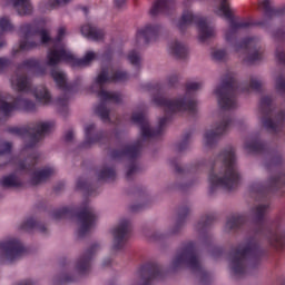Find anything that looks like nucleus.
Masks as SVG:
<instances>
[{
	"instance_id": "a878e982",
	"label": "nucleus",
	"mask_w": 285,
	"mask_h": 285,
	"mask_svg": "<svg viewBox=\"0 0 285 285\" xmlns=\"http://www.w3.org/2000/svg\"><path fill=\"white\" fill-rule=\"evenodd\" d=\"M128 72L126 71H116L114 75L110 76L108 69L102 68L98 77L96 78V83L98 86H104V83H112L117 81H127Z\"/></svg>"
},
{
	"instance_id": "2eb2a0df",
	"label": "nucleus",
	"mask_w": 285,
	"mask_h": 285,
	"mask_svg": "<svg viewBox=\"0 0 285 285\" xmlns=\"http://www.w3.org/2000/svg\"><path fill=\"white\" fill-rule=\"evenodd\" d=\"M10 99H12L10 94L0 95V112L4 117H10V114L14 112V110H24V112H35L37 110V104L24 98L23 95H19L12 102H8Z\"/></svg>"
},
{
	"instance_id": "5fc2aeb1",
	"label": "nucleus",
	"mask_w": 285,
	"mask_h": 285,
	"mask_svg": "<svg viewBox=\"0 0 285 285\" xmlns=\"http://www.w3.org/2000/svg\"><path fill=\"white\" fill-rule=\"evenodd\" d=\"M72 0H53L51 2V8H56V6H66V3H70Z\"/></svg>"
},
{
	"instance_id": "9b49d317",
	"label": "nucleus",
	"mask_w": 285,
	"mask_h": 285,
	"mask_svg": "<svg viewBox=\"0 0 285 285\" xmlns=\"http://www.w3.org/2000/svg\"><path fill=\"white\" fill-rule=\"evenodd\" d=\"M50 130H52V122L41 121L24 127L8 128V132H10V135H16L21 139H24L26 148H35V146H37V142L41 141V138L45 135H49Z\"/></svg>"
},
{
	"instance_id": "f03ea898",
	"label": "nucleus",
	"mask_w": 285,
	"mask_h": 285,
	"mask_svg": "<svg viewBox=\"0 0 285 285\" xmlns=\"http://www.w3.org/2000/svg\"><path fill=\"white\" fill-rule=\"evenodd\" d=\"M215 13L218 17H224L228 21L229 27L225 33V39L227 43H232L236 52H243L244 63L253 66V63H257V61L264 59V50L259 47V39L249 37L239 42L237 41V35H239V30H246L247 28L257 26L259 28H266L265 20H253V18L236 19L228 0H220V4L215 10Z\"/></svg>"
},
{
	"instance_id": "774afa93",
	"label": "nucleus",
	"mask_w": 285,
	"mask_h": 285,
	"mask_svg": "<svg viewBox=\"0 0 285 285\" xmlns=\"http://www.w3.org/2000/svg\"><path fill=\"white\" fill-rule=\"evenodd\" d=\"M3 47H6V40L0 41V49L3 48Z\"/></svg>"
},
{
	"instance_id": "f8f14e48",
	"label": "nucleus",
	"mask_w": 285,
	"mask_h": 285,
	"mask_svg": "<svg viewBox=\"0 0 285 285\" xmlns=\"http://www.w3.org/2000/svg\"><path fill=\"white\" fill-rule=\"evenodd\" d=\"M20 50H32L39 46V41H35V37H40L41 43H50L51 38L48 30L39 26L38 22L24 23L20 27Z\"/></svg>"
},
{
	"instance_id": "20e7f679",
	"label": "nucleus",
	"mask_w": 285,
	"mask_h": 285,
	"mask_svg": "<svg viewBox=\"0 0 285 285\" xmlns=\"http://www.w3.org/2000/svg\"><path fill=\"white\" fill-rule=\"evenodd\" d=\"M22 70H29V72H33L37 77H43V75L48 72V66L35 58L23 60L18 65L16 75L11 77V86L17 92H32L39 104H50V101H52L50 91H48L45 86H39L33 89L30 78L26 75H19Z\"/></svg>"
},
{
	"instance_id": "a211bd4d",
	"label": "nucleus",
	"mask_w": 285,
	"mask_h": 285,
	"mask_svg": "<svg viewBox=\"0 0 285 285\" xmlns=\"http://www.w3.org/2000/svg\"><path fill=\"white\" fill-rule=\"evenodd\" d=\"M27 252L28 249L23 246V243L17 238L0 242V255L3 259L9 262V264L21 259V256Z\"/></svg>"
},
{
	"instance_id": "473e14b6",
	"label": "nucleus",
	"mask_w": 285,
	"mask_h": 285,
	"mask_svg": "<svg viewBox=\"0 0 285 285\" xmlns=\"http://www.w3.org/2000/svg\"><path fill=\"white\" fill-rule=\"evenodd\" d=\"M52 175H55V168L52 167H45L43 169L35 171L30 180L31 185L39 186V184L46 181V179H50Z\"/></svg>"
},
{
	"instance_id": "9d476101",
	"label": "nucleus",
	"mask_w": 285,
	"mask_h": 285,
	"mask_svg": "<svg viewBox=\"0 0 285 285\" xmlns=\"http://www.w3.org/2000/svg\"><path fill=\"white\" fill-rule=\"evenodd\" d=\"M96 58L97 55L95 52L88 51L83 58L79 59L63 47L55 45L47 53V66L55 68V66H59L63 61L65 63H71L73 68H81L82 66H89Z\"/></svg>"
},
{
	"instance_id": "bb28decb",
	"label": "nucleus",
	"mask_w": 285,
	"mask_h": 285,
	"mask_svg": "<svg viewBox=\"0 0 285 285\" xmlns=\"http://www.w3.org/2000/svg\"><path fill=\"white\" fill-rule=\"evenodd\" d=\"M175 12V0H156L151 7L150 14H173Z\"/></svg>"
},
{
	"instance_id": "4be33fe9",
	"label": "nucleus",
	"mask_w": 285,
	"mask_h": 285,
	"mask_svg": "<svg viewBox=\"0 0 285 285\" xmlns=\"http://www.w3.org/2000/svg\"><path fill=\"white\" fill-rule=\"evenodd\" d=\"M233 126V118L230 116L225 117L215 128V130H207L205 132L204 139L206 146L213 148L217 141H219L222 135H226L228 129Z\"/></svg>"
},
{
	"instance_id": "4468645a",
	"label": "nucleus",
	"mask_w": 285,
	"mask_h": 285,
	"mask_svg": "<svg viewBox=\"0 0 285 285\" xmlns=\"http://www.w3.org/2000/svg\"><path fill=\"white\" fill-rule=\"evenodd\" d=\"M259 112L262 115L261 121L266 130L271 132H279L284 128L285 111H278L276 115V121L273 120V98L264 96L259 102Z\"/></svg>"
},
{
	"instance_id": "338daca9",
	"label": "nucleus",
	"mask_w": 285,
	"mask_h": 285,
	"mask_svg": "<svg viewBox=\"0 0 285 285\" xmlns=\"http://www.w3.org/2000/svg\"><path fill=\"white\" fill-rule=\"evenodd\" d=\"M112 263V261H110V258H107L104 261L102 265L104 266H110V264Z\"/></svg>"
},
{
	"instance_id": "f257e3e1",
	"label": "nucleus",
	"mask_w": 285,
	"mask_h": 285,
	"mask_svg": "<svg viewBox=\"0 0 285 285\" xmlns=\"http://www.w3.org/2000/svg\"><path fill=\"white\" fill-rule=\"evenodd\" d=\"M200 88L202 82H187L185 96L169 100L161 95V85H156L153 87V90L156 91L153 97V102L160 108H165V117L159 119V124L156 129L150 128V122L144 112H134L131 116V121L139 125L144 139H155L157 137H161V135H164L166 124L170 121V117H173L175 112H190L191 115L197 112V100H195V92H197V90Z\"/></svg>"
},
{
	"instance_id": "864d4df0",
	"label": "nucleus",
	"mask_w": 285,
	"mask_h": 285,
	"mask_svg": "<svg viewBox=\"0 0 285 285\" xmlns=\"http://www.w3.org/2000/svg\"><path fill=\"white\" fill-rule=\"evenodd\" d=\"M171 166H174L176 173H178V175H181L183 173H185V169L181 168V166H179V163H177V160H171L170 161Z\"/></svg>"
},
{
	"instance_id": "39448f33",
	"label": "nucleus",
	"mask_w": 285,
	"mask_h": 285,
	"mask_svg": "<svg viewBox=\"0 0 285 285\" xmlns=\"http://www.w3.org/2000/svg\"><path fill=\"white\" fill-rule=\"evenodd\" d=\"M266 256V252L255 238H250L244 247L232 249L229 254V268L236 277L248 273V268H257L259 262Z\"/></svg>"
},
{
	"instance_id": "680f3d73",
	"label": "nucleus",
	"mask_w": 285,
	"mask_h": 285,
	"mask_svg": "<svg viewBox=\"0 0 285 285\" xmlns=\"http://www.w3.org/2000/svg\"><path fill=\"white\" fill-rule=\"evenodd\" d=\"M154 239L156 240H161V239H166V234H156L154 235Z\"/></svg>"
},
{
	"instance_id": "aec40b11",
	"label": "nucleus",
	"mask_w": 285,
	"mask_h": 285,
	"mask_svg": "<svg viewBox=\"0 0 285 285\" xmlns=\"http://www.w3.org/2000/svg\"><path fill=\"white\" fill-rule=\"evenodd\" d=\"M142 147L144 144L141 140H137L131 145L121 144L119 149H114L110 151V157L111 159H124V157H126L127 159L134 161L137 159V157H139Z\"/></svg>"
},
{
	"instance_id": "f704fd0d",
	"label": "nucleus",
	"mask_w": 285,
	"mask_h": 285,
	"mask_svg": "<svg viewBox=\"0 0 285 285\" xmlns=\"http://www.w3.org/2000/svg\"><path fill=\"white\" fill-rule=\"evenodd\" d=\"M39 164V154L33 153L26 160H20L18 163V170H26L27 173H32L35 166Z\"/></svg>"
},
{
	"instance_id": "72a5a7b5",
	"label": "nucleus",
	"mask_w": 285,
	"mask_h": 285,
	"mask_svg": "<svg viewBox=\"0 0 285 285\" xmlns=\"http://www.w3.org/2000/svg\"><path fill=\"white\" fill-rule=\"evenodd\" d=\"M20 230H26L27 233H30V230H39V233H48V228L46 225L37 222L35 218L30 217L27 218L21 225Z\"/></svg>"
},
{
	"instance_id": "2f4dec72",
	"label": "nucleus",
	"mask_w": 285,
	"mask_h": 285,
	"mask_svg": "<svg viewBox=\"0 0 285 285\" xmlns=\"http://www.w3.org/2000/svg\"><path fill=\"white\" fill-rule=\"evenodd\" d=\"M272 3V0H263L259 2V8L264 10V16L267 19H273V17H282V14H285V9L274 8Z\"/></svg>"
},
{
	"instance_id": "1a4fd4ad",
	"label": "nucleus",
	"mask_w": 285,
	"mask_h": 285,
	"mask_svg": "<svg viewBox=\"0 0 285 285\" xmlns=\"http://www.w3.org/2000/svg\"><path fill=\"white\" fill-rule=\"evenodd\" d=\"M184 266L190 268L193 273H200L202 279L210 277V274L202 267V263H199L197 257V245L193 242L185 243L171 262L173 271H178V268H184Z\"/></svg>"
},
{
	"instance_id": "052dcab7",
	"label": "nucleus",
	"mask_w": 285,
	"mask_h": 285,
	"mask_svg": "<svg viewBox=\"0 0 285 285\" xmlns=\"http://www.w3.org/2000/svg\"><path fill=\"white\" fill-rule=\"evenodd\" d=\"M75 277L67 275L65 277L61 278V282L66 283V282H75Z\"/></svg>"
},
{
	"instance_id": "b1692460",
	"label": "nucleus",
	"mask_w": 285,
	"mask_h": 285,
	"mask_svg": "<svg viewBox=\"0 0 285 285\" xmlns=\"http://www.w3.org/2000/svg\"><path fill=\"white\" fill-rule=\"evenodd\" d=\"M159 32H161V27L159 24H146L144 28L137 30L136 41L137 43L148 46V43L157 41Z\"/></svg>"
},
{
	"instance_id": "49530a36",
	"label": "nucleus",
	"mask_w": 285,
	"mask_h": 285,
	"mask_svg": "<svg viewBox=\"0 0 285 285\" xmlns=\"http://www.w3.org/2000/svg\"><path fill=\"white\" fill-rule=\"evenodd\" d=\"M283 161L284 158H282V155H275L271 161L267 163L266 168H271L272 166H282Z\"/></svg>"
},
{
	"instance_id": "c756f323",
	"label": "nucleus",
	"mask_w": 285,
	"mask_h": 285,
	"mask_svg": "<svg viewBox=\"0 0 285 285\" xmlns=\"http://www.w3.org/2000/svg\"><path fill=\"white\" fill-rule=\"evenodd\" d=\"M80 32L87 39L91 41H101L104 39V30L92 26V24H83L80 29Z\"/></svg>"
},
{
	"instance_id": "7c9ffc66",
	"label": "nucleus",
	"mask_w": 285,
	"mask_h": 285,
	"mask_svg": "<svg viewBox=\"0 0 285 285\" xmlns=\"http://www.w3.org/2000/svg\"><path fill=\"white\" fill-rule=\"evenodd\" d=\"M0 186L2 188H23L24 184L17 173L9 174L0 178Z\"/></svg>"
},
{
	"instance_id": "a18cd8bd",
	"label": "nucleus",
	"mask_w": 285,
	"mask_h": 285,
	"mask_svg": "<svg viewBox=\"0 0 285 285\" xmlns=\"http://www.w3.org/2000/svg\"><path fill=\"white\" fill-rule=\"evenodd\" d=\"M12 153V142H0V157L3 155H10Z\"/></svg>"
},
{
	"instance_id": "8fccbe9b",
	"label": "nucleus",
	"mask_w": 285,
	"mask_h": 285,
	"mask_svg": "<svg viewBox=\"0 0 285 285\" xmlns=\"http://www.w3.org/2000/svg\"><path fill=\"white\" fill-rule=\"evenodd\" d=\"M66 36V28L61 27L58 29V35L55 39V43H61L63 37Z\"/></svg>"
},
{
	"instance_id": "a19ab883",
	"label": "nucleus",
	"mask_w": 285,
	"mask_h": 285,
	"mask_svg": "<svg viewBox=\"0 0 285 285\" xmlns=\"http://www.w3.org/2000/svg\"><path fill=\"white\" fill-rule=\"evenodd\" d=\"M127 59L131 63V66H135V68H139L141 66V56L137 50H131Z\"/></svg>"
},
{
	"instance_id": "13d9d810",
	"label": "nucleus",
	"mask_w": 285,
	"mask_h": 285,
	"mask_svg": "<svg viewBox=\"0 0 285 285\" xmlns=\"http://www.w3.org/2000/svg\"><path fill=\"white\" fill-rule=\"evenodd\" d=\"M75 137V132L72 130H68L66 134H65V141H71Z\"/></svg>"
},
{
	"instance_id": "79ce46f5",
	"label": "nucleus",
	"mask_w": 285,
	"mask_h": 285,
	"mask_svg": "<svg viewBox=\"0 0 285 285\" xmlns=\"http://www.w3.org/2000/svg\"><path fill=\"white\" fill-rule=\"evenodd\" d=\"M77 190H85V193H88L89 195H92V185L88 180H83L82 178H79L76 184Z\"/></svg>"
},
{
	"instance_id": "ea45409f",
	"label": "nucleus",
	"mask_w": 285,
	"mask_h": 285,
	"mask_svg": "<svg viewBox=\"0 0 285 285\" xmlns=\"http://www.w3.org/2000/svg\"><path fill=\"white\" fill-rule=\"evenodd\" d=\"M215 214L205 215L200 218V222L197 224V229L203 233L204 230H208L213 224H215Z\"/></svg>"
},
{
	"instance_id": "ddd939ff",
	"label": "nucleus",
	"mask_w": 285,
	"mask_h": 285,
	"mask_svg": "<svg viewBox=\"0 0 285 285\" xmlns=\"http://www.w3.org/2000/svg\"><path fill=\"white\" fill-rule=\"evenodd\" d=\"M197 26L198 28V39L204 43L206 39H210V37H215V27L208 26V21L206 18L193 13L190 10H186L183 12L180 20L178 21V29L180 32H184L188 28V26Z\"/></svg>"
},
{
	"instance_id": "37998d69",
	"label": "nucleus",
	"mask_w": 285,
	"mask_h": 285,
	"mask_svg": "<svg viewBox=\"0 0 285 285\" xmlns=\"http://www.w3.org/2000/svg\"><path fill=\"white\" fill-rule=\"evenodd\" d=\"M14 30V27L12 26V22H10V19L8 17H2L0 19V32H12Z\"/></svg>"
},
{
	"instance_id": "f3484780",
	"label": "nucleus",
	"mask_w": 285,
	"mask_h": 285,
	"mask_svg": "<svg viewBox=\"0 0 285 285\" xmlns=\"http://www.w3.org/2000/svg\"><path fill=\"white\" fill-rule=\"evenodd\" d=\"M98 97L100 102L95 107V112L100 117L101 121H110V109L108 108V104H121V94L100 89L98 91Z\"/></svg>"
},
{
	"instance_id": "58836bf2",
	"label": "nucleus",
	"mask_w": 285,
	"mask_h": 285,
	"mask_svg": "<svg viewBox=\"0 0 285 285\" xmlns=\"http://www.w3.org/2000/svg\"><path fill=\"white\" fill-rule=\"evenodd\" d=\"M116 177H117V171H115V167H104L98 173L99 181H115Z\"/></svg>"
},
{
	"instance_id": "7ed1b4c3",
	"label": "nucleus",
	"mask_w": 285,
	"mask_h": 285,
	"mask_svg": "<svg viewBox=\"0 0 285 285\" xmlns=\"http://www.w3.org/2000/svg\"><path fill=\"white\" fill-rule=\"evenodd\" d=\"M210 173L208 176L209 193L213 195L217 188L224 190H235L242 181V175L237 168V156H235V148H225L216 158L209 164Z\"/></svg>"
},
{
	"instance_id": "0e129e2a",
	"label": "nucleus",
	"mask_w": 285,
	"mask_h": 285,
	"mask_svg": "<svg viewBox=\"0 0 285 285\" xmlns=\"http://www.w3.org/2000/svg\"><path fill=\"white\" fill-rule=\"evenodd\" d=\"M130 210H131L132 213H137L138 210H141V206H140V205H132V206L130 207Z\"/></svg>"
},
{
	"instance_id": "c03bdc74",
	"label": "nucleus",
	"mask_w": 285,
	"mask_h": 285,
	"mask_svg": "<svg viewBox=\"0 0 285 285\" xmlns=\"http://www.w3.org/2000/svg\"><path fill=\"white\" fill-rule=\"evenodd\" d=\"M190 137H193V131H188L184 135L183 140L177 145L178 153H184V150L188 148Z\"/></svg>"
},
{
	"instance_id": "dca6fc26",
	"label": "nucleus",
	"mask_w": 285,
	"mask_h": 285,
	"mask_svg": "<svg viewBox=\"0 0 285 285\" xmlns=\"http://www.w3.org/2000/svg\"><path fill=\"white\" fill-rule=\"evenodd\" d=\"M51 77L53 81H56L58 88L65 92L57 99L59 106H68V99H70V96L68 95L69 92H77V87L81 86V77L76 78L72 83H68L66 73L63 71H58L57 68L51 69Z\"/></svg>"
},
{
	"instance_id": "6e6d98bb",
	"label": "nucleus",
	"mask_w": 285,
	"mask_h": 285,
	"mask_svg": "<svg viewBox=\"0 0 285 285\" xmlns=\"http://www.w3.org/2000/svg\"><path fill=\"white\" fill-rule=\"evenodd\" d=\"M275 39H285V31L283 29H278L277 31L274 32Z\"/></svg>"
},
{
	"instance_id": "412c9836",
	"label": "nucleus",
	"mask_w": 285,
	"mask_h": 285,
	"mask_svg": "<svg viewBox=\"0 0 285 285\" xmlns=\"http://www.w3.org/2000/svg\"><path fill=\"white\" fill-rule=\"evenodd\" d=\"M254 193H257V195H262L263 197H266L269 193H285V173L279 174L278 176H272L268 179L267 187H264L262 185H255L253 187Z\"/></svg>"
},
{
	"instance_id": "de8ad7c7",
	"label": "nucleus",
	"mask_w": 285,
	"mask_h": 285,
	"mask_svg": "<svg viewBox=\"0 0 285 285\" xmlns=\"http://www.w3.org/2000/svg\"><path fill=\"white\" fill-rule=\"evenodd\" d=\"M139 167L137 166V164L132 163L131 165H129L127 174H126V179L130 180L132 179V176L135 175V173H138Z\"/></svg>"
},
{
	"instance_id": "393cba45",
	"label": "nucleus",
	"mask_w": 285,
	"mask_h": 285,
	"mask_svg": "<svg viewBox=\"0 0 285 285\" xmlns=\"http://www.w3.org/2000/svg\"><path fill=\"white\" fill-rule=\"evenodd\" d=\"M97 250H99V244L95 243L77 261L76 271L79 275H88V273H90V263L92 262V257H95V253H97Z\"/></svg>"
},
{
	"instance_id": "bf43d9fd",
	"label": "nucleus",
	"mask_w": 285,
	"mask_h": 285,
	"mask_svg": "<svg viewBox=\"0 0 285 285\" xmlns=\"http://www.w3.org/2000/svg\"><path fill=\"white\" fill-rule=\"evenodd\" d=\"M116 8H124L126 0H114Z\"/></svg>"
},
{
	"instance_id": "69168bd1",
	"label": "nucleus",
	"mask_w": 285,
	"mask_h": 285,
	"mask_svg": "<svg viewBox=\"0 0 285 285\" xmlns=\"http://www.w3.org/2000/svg\"><path fill=\"white\" fill-rule=\"evenodd\" d=\"M215 253H217V255H223V254H224V248H222V247H216V248H215Z\"/></svg>"
},
{
	"instance_id": "cd10ccee",
	"label": "nucleus",
	"mask_w": 285,
	"mask_h": 285,
	"mask_svg": "<svg viewBox=\"0 0 285 285\" xmlns=\"http://www.w3.org/2000/svg\"><path fill=\"white\" fill-rule=\"evenodd\" d=\"M244 148L247 153H252L253 155H266V153H268V145L262 142L259 137H253L246 140Z\"/></svg>"
},
{
	"instance_id": "09e8293b",
	"label": "nucleus",
	"mask_w": 285,
	"mask_h": 285,
	"mask_svg": "<svg viewBox=\"0 0 285 285\" xmlns=\"http://www.w3.org/2000/svg\"><path fill=\"white\" fill-rule=\"evenodd\" d=\"M225 58H226V50L224 49H219L213 52V59H215V61H224Z\"/></svg>"
},
{
	"instance_id": "c85d7f7f",
	"label": "nucleus",
	"mask_w": 285,
	"mask_h": 285,
	"mask_svg": "<svg viewBox=\"0 0 285 285\" xmlns=\"http://www.w3.org/2000/svg\"><path fill=\"white\" fill-rule=\"evenodd\" d=\"M244 226H248V217L239 214H233L227 218L226 228L229 230H240Z\"/></svg>"
},
{
	"instance_id": "423d86ee",
	"label": "nucleus",
	"mask_w": 285,
	"mask_h": 285,
	"mask_svg": "<svg viewBox=\"0 0 285 285\" xmlns=\"http://www.w3.org/2000/svg\"><path fill=\"white\" fill-rule=\"evenodd\" d=\"M250 90L262 92V81L252 78L249 85H239L235 73L227 72L215 89V95L222 110H235L237 108V92H250Z\"/></svg>"
},
{
	"instance_id": "6e6552de",
	"label": "nucleus",
	"mask_w": 285,
	"mask_h": 285,
	"mask_svg": "<svg viewBox=\"0 0 285 285\" xmlns=\"http://www.w3.org/2000/svg\"><path fill=\"white\" fill-rule=\"evenodd\" d=\"M52 217L53 219H72L76 217L79 226V237L88 235L95 228V224H97V212L90 206H86L79 212L75 207H62L53 210Z\"/></svg>"
},
{
	"instance_id": "e2e57ef3",
	"label": "nucleus",
	"mask_w": 285,
	"mask_h": 285,
	"mask_svg": "<svg viewBox=\"0 0 285 285\" xmlns=\"http://www.w3.org/2000/svg\"><path fill=\"white\" fill-rule=\"evenodd\" d=\"M203 166H208V163L206 161H199L194 168L195 170H199Z\"/></svg>"
},
{
	"instance_id": "6ab92c4d",
	"label": "nucleus",
	"mask_w": 285,
	"mask_h": 285,
	"mask_svg": "<svg viewBox=\"0 0 285 285\" xmlns=\"http://www.w3.org/2000/svg\"><path fill=\"white\" fill-rule=\"evenodd\" d=\"M130 230H132V226L128 219H121L118 226L112 229L114 250H121L126 246V242L130 237Z\"/></svg>"
},
{
	"instance_id": "5701e85b",
	"label": "nucleus",
	"mask_w": 285,
	"mask_h": 285,
	"mask_svg": "<svg viewBox=\"0 0 285 285\" xmlns=\"http://www.w3.org/2000/svg\"><path fill=\"white\" fill-rule=\"evenodd\" d=\"M96 128L95 124L85 127V141L80 145V148H90L94 144H109L108 134L104 131L95 132Z\"/></svg>"
},
{
	"instance_id": "4d7b16f0",
	"label": "nucleus",
	"mask_w": 285,
	"mask_h": 285,
	"mask_svg": "<svg viewBox=\"0 0 285 285\" xmlns=\"http://www.w3.org/2000/svg\"><path fill=\"white\" fill-rule=\"evenodd\" d=\"M177 81H179V78L177 77V75L170 76L168 78V83L170 87L176 86Z\"/></svg>"
},
{
	"instance_id": "4c0bfd02",
	"label": "nucleus",
	"mask_w": 285,
	"mask_h": 285,
	"mask_svg": "<svg viewBox=\"0 0 285 285\" xmlns=\"http://www.w3.org/2000/svg\"><path fill=\"white\" fill-rule=\"evenodd\" d=\"M189 214H190V208H188V206H183L178 209V218H177L176 227L173 232H170V235H175L179 233V228H181L184 224H186V217H188Z\"/></svg>"
},
{
	"instance_id": "c9c22d12",
	"label": "nucleus",
	"mask_w": 285,
	"mask_h": 285,
	"mask_svg": "<svg viewBox=\"0 0 285 285\" xmlns=\"http://www.w3.org/2000/svg\"><path fill=\"white\" fill-rule=\"evenodd\" d=\"M169 52H171L176 59H186V57H188V48L177 40L170 42Z\"/></svg>"
},
{
	"instance_id": "0eeeda50",
	"label": "nucleus",
	"mask_w": 285,
	"mask_h": 285,
	"mask_svg": "<svg viewBox=\"0 0 285 285\" xmlns=\"http://www.w3.org/2000/svg\"><path fill=\"white\" fill-rule=\"evenodd\" d=\"M271 205H258L252 209L254 217L255 235H264L269 246L275 250H285V232L282 230V220L271 224L266 215Z\"/></svg>"
},
{
	"instance_id": "603ef678",
	"label": "nucleus",
	"mask_w": 285,
	"mask_h": 285,
	"mask_svg": "<svg viewBox=\"0 0 285 285\" xmlns=\"http://www.w3.org/2000/svg\"><path fill=\"white\" fill-rule=\"evenodd\" d=\"M10 63H12V61L8 58H0V72L2 70H6V68H8L10 66Z\"/></svg>"
},
{
	"instance_id": "e433bc0d",
	"label": "nucleus",
	"mask_w": 285,
	"mask_h": 285,
	"mask_svg": "<svg viewBox=\"0 0 285 285\" xmlns=\"http://www.w3.org/2000/svg\"><path fill=\"white\" fill-rule=\"evenodd\" d=\"M11 3L20 17L32 13V3L30 0H11Z\"/></svg>"
},
{
	"instance_id": "3c124183",
	"label": "nucleus",
	"mask_w": 285,
	"mask_h": 285,
	"mask_svg": "<svg viewBox=\"0 0 285 285\" xmlns=\"http://www.w3.org/2000/svg\"><path fill=\"white\" fill-rule=\"evenodd\" d=\"M276 59L278 63L285 66V50H276Z\"/></svg>"
}]
</instances>
